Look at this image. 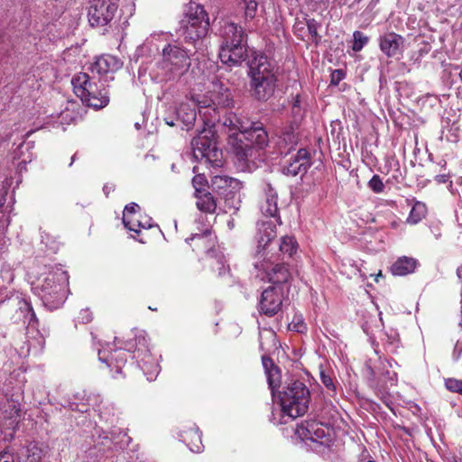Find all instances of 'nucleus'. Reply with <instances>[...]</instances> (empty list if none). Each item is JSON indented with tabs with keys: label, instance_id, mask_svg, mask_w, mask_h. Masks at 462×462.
Returning a JSON list of instances; mask_svg holds the SVG:
<instances>
[{
	"label": "nucleus",
	"instance_id": "1",
	"mask_svg": "<svg viewBox=\"0 0 462 462\" xmlns=\"http://www.w3.org/2000/svg\"><path fill=\"white\" fill-rule=\"evenodd\" d=\"M193 102L204 125V128L191 141L193 157L213 168L221 167L223 152L217 145L214 127L220 115L234 107L231 90L222 82L213 81L206 93L193 97Z\"/></svg>",
	"mask_w": 462,
	"mask_h": 462
},
{
	"label": "nucleus",
	"instance_id": "2",
	"mask_svg": "<svg viewBox=\"0 0 462 462\" xmlns=\"http://www.w3.org/2000/svg\"><path fill=\"white\" fill-rule=\"evenodd\" d=\"M197 49L196 43L188 42L182 35L174 38L162 32L151 34L139 51L157 56L154 64L158 69L154 75L157 81L177 82L189 71Z\"/></svg>",
	"mask_w": 462,
	"mask_h": 462
},
{
	"label": "nucleus",
	"instance_id": "3",
	"mask_svg": "<svg viewBox=\"0 0 462 462\" xmlns=\"http://www.w3.org/2000/svg\"><path fill=\"white\" fill-rule=\"evenodd\" d=\"M217 125L226 130L228 144L242 168L249 167L250 162L260 157L259 151L269 143L267 132L262 124L250 121L241 113L228 109L220 115Z\"/></svg>",
	"mask_w": 462,
	"mask_h": 462
},
{
	"label": "nucleus",
	"instance_id": "4",
	"mask_svg": "<svg viewBox=\"0 0 462 462\" xmlns=\"http://www.w3.org/2000/svg\"><path fill=\"white\" fill-rule=\"evenodd\" d=\"M275 398L281 406V418L277 420L273 412L271 420L274 424H286L306 413L310 402V392L303 382L291 379L285 383Z\"/></svg>",
	"mask_w": 462,
	"mask_h": 462
},
{
	"label": "nucleus",
	"instance_id": "5",
	"mask_svg": "<svg viewBox=\"0 0 462 462\" xmlns=\"http://www.w3.org/2000/svg\"><path fill=\"white\" fill-rule=\"evenodd\" d=\"M247 74L250 91L255 99L267 101L273 96L278 81V68L274 60L262 52H254Z\"/></svg>",
	"mask_w": 462,
	"mask_h": 462
},
{
	"label": "nucleus",
	"instance_id": "6",
	"mask_svg": "<svg viewBox=\"0 0 462 462\" xmlns=\"http://www.w3.org/2000/svg\"><path fill=\"white\" fill-rule=\"evenodd\" d=\"M222 44L219 59L229 67L238 66L247 58V34L244 28L233 22H225L220 28Z\"/></svg>",
	"mask_w": 462,
	"mask_h": 462
},
{
	"label": "nucleus",
	"instance_id": "7",
	"mask_svg": "<svg viewBox=\"0 0 462 462\" xmlns=\"http://www.w3.org/2000/svg\"><path fill=\"white\" fill-rule=\"evenodd\" d=\"M69 275L60 267L52 268L43 278L32 285V290L49 309H58L65 300V287Z\"/></svg>",
	"mask_w": 462,
	"mask_h": 462
},
{
	"label": "nucleus",
	"instance_id": "8",
	"mask_svg": "<svg viewBox=\"0 0 462 462\" xmlns=\"http://www.w3.org/2000/svg\"><path fill=\"white\" fill-rule=\"evenodd\" d=\"M369 374V381L374 388L377 396L391 410H393V399L389 393V386L397 384V373L391 370L393 364L391 360L382 359L378 356L376 360L369 359L365 363Z\"/></svg>",
	"mask_w": 462,
	"mask_h": 462
},
{
	"label": "nucleus",
	"instance_id": "9",
	"mask_svg": "<svg viewBox=\"0 0 462 462\" xmlns=\"http://www.w3.org/2000/svg\"><path fill=\"white\" fill-rule=\"evenodd\" d=\"M180 35L188 42L198 44L200 39L206 36L209 29V18L203 5L190 2L186 13V20Z\"/></svg>",
	"mask_w": 462,
	"mask_h": 462
},
{
	"label": "nucleus",
	"instance_id": "10",
	"mask_svg": "<svg viewBox=\"0 0 462 462\" xmlns=\"http://www.w3.org/2000/svg\"><path fill=\"white\" fill-rule=\"evenodd\" d=\"M132 346L131 342H121L116 337L113 343H106L98 350V359L106 364L114 378L124 374L123 368L127 360L126 352L131 351Z\"/></svg>",
	"mask_w": 462,
	"mask_h": 462
},
{
	"label": "nucleus",
	"instance_id": "11",
	"mask_svg": "<svg viewBox=\"0 0 462 462\" xmlns=\"http://www.w3.org/2000/svg\"><path fill=\"white\" fill-rule=\"evenodd\" d=\"M211 186L214 191L225 198L227 208L234 210L239 208L240 199L237 192L241 189V182L237 179L216 175L211 180Z\"/></svg>",
	"mask_w": 462,
	"mask_h": 462
},
{
	"label": "nucleus",
	"instance_id": "12",
	"mask_svg": "<svg viewBox=\"0 0 462 462\" xmlns=\"http://www.w3.org/2000/svg\"><path fill=\"white\" fill-rule=\"evenodd\" d=\"M254 268L264 273L263 279L273 284V287H281L288 284L291 279V273L284 263H274L270 258L263 257L254 263Z\"/></svg>",
	"mask_w": 462,
	"mask_h": 462
},
{
	"label": "nucleus",
	"instance_id": "13",
	"mask_svg": "<svg viewBox=\"0 0 462 462\" xmlns=\"http://www.w3.org/2000/svg\"><path fill=\"white\" fill-rule=\"evenodd\" d=\"M295 434L301 440H310L320 447H329L332 442L330 429L316 420L300 423L297 426Z\"/></svg>",
	"mask_w": 462,
	"mask_h": 462
},
{
	"label": "nucleus",
	"instance_id": "14",
	"mask_svg": "<svg viewBox=\"0 0 462 462\" xmlns=\"http://www.w3.org/2000/svg\"><path fill=\"white\" fill-rule=\"evenodd\" d=\"M92 439L95 448L100 452H106L123 448V446L128 443L129 438L119 429L106 431L103 429L96 428L92 433Z\"/></svg>",
	"mask_w": 462,
	"mask_h": 462
},
{
	"label": "nucleus",
	"instance_id": "15",
	"mask_svg": "<svg viewBox=\"0 0 462 462\" xmlns=\"http://www.w3.org/2000/svg\"><path fill=\"white\" fill-rule=\"evenodd\" d=\"M117 5L113 0H91L88 17L91 26L106 27L115 17Z\"/></svg>",
	"mask_w": 462,
	"mask_h": 462
},
{
	"label": "nucleus",
	"instance_id": "16",
	"mask_svg": "<svg viewBox=\"0 0 462 462\" xmlns=\"http://www.w3.org/2000/svg\"><path fill=\"white\" fill-rule=\"evenodd\" d=\"M133 358L136 360L138 366L143 372L148 381L155 380L160 373V365L148 348L144 337L139 340L138 346L134 351Z\"/></svg>",
	"mask_w": 462,
	"mask_h": 462
},
{
	"label": "nucleus",
	"instance_id": "17",
	"mask_svg": "<svg viewBox=\"0 0 462 462\" xmlns=\"http://www.w3.org/2000/svg\"><path fill=\"white\" fill-rule=\"evenodd\" d=\"M282 300L283 289L270 286L262 292L258 303V310L261 314L273 317L281 310Z\"/></svg>",
	"mask_w": 462,
	"mask_h": 462
},
{
	"label": "nucleus",
	"instance_id": "18",
	"mask_svg": "<svg viewBox=\"0 0 462 462\" xmlns=\"http://www.w3.org/2000/svg\"><path fill=\"white\" fill-rule=\"evenodd\" d=\"M257 230L256 260L267 256V249L271 245L272 241L276 237V226L272 220L262 221L258 223Z\"/></svg>",
	"mask_w": 462,
	"mask_h": 462
},
{
	"label": "nucleus",
	"instance_id": "19",
	"mask_svg": "<svg viewBox=\"0 0 462 462\" xmlns=\"http://www.w3.org/2000/svg\"><path fill=\"white\" fill-rule=\"evenodd\" d=\"M297 129V125L290 124L279 134L273 137L272 142L279 154L286 155L295 148L298 143Z\"/></svg>",
	"mask_w": 462,
	"mask_h": 462
},
{
	"label": "nucleus",
	"instance_id": "20",
	"mask_svg": "<svg viewBox=\"0 0 462 462\" xmlns=\"http://www.w3.org/2000/svg\"><path fill=\"white\" fill-rule=\"evenodd\" d=\"M379 48L388 58H399L404 48V38L395 32H386L379 37Z\"/></svg>",
	"mask_w": 462,
	"mask_h": 462
},
{
	"label": "nucleus",
	"instance_id": "21",
	"mask_svg": "<svg viewBox=\"0 0 462 462\" xmlns=\"http://www.w3.org/2000/svg\"><path fill=\"white\" fill-rule=\"evenodd\" d=\"M311 165L310 152L306 149H300L291 158L287 165L282 168L283 174L287 176L304 175Z\"/></svg>",
	"mask_w": 462,
	"mask_h": 462
},
{
	"label": "nucleus",
	"instance_id": "22",
	"mask_svg": "<svg viewBox=\"0 0 462 462\" xmlns=\"http://www.w3.org/2000/svg\"><path fill=\"white\" fill-rule=\"evenodd\" d=\"M90 91L91 94L86 96V98H80L83 104L95 109H100L107 106L109 103L108 90L101 79L96 82L95 88Z\"/></svg>",
	"mask_w": 462,
	"mask_h": 462
},
{
	"label": "nucleus",
	"instance_id": "23",
	"mask_svg": "<svg viewBox=\"0 0 462 462\" xmlns=\"http://www.w3.org/2000/svg\"><path fill=\"white\" fill-rule=\"evenodd\" d=\"M122 67V62L119 59L112 55H102L91 64L90 69L93 74H97L100 77L107 76L109 73H114Z\"/></svg>",
	"mask_w": 462,
	"mask_h": 462
},
{
	"label": "nucleus",
	"instance_id": "24",
	"mask_svg": "<svg viewBox=\"0 0 462 462\" xmlns=\"http://www.w3.org/2000/svg\"><path fill=\"white\" fill-rule=\"evenodd\" d=\"M20 403L12 399L0 402V419L7 429H14L20 417Z\"/></svg>",
	"mask_w": 462,
	"mask_h": 462
},
{
	"label": "nucleus",
	"instance_id": "25",
	"mask_svg": "<svg viewBox=\"0 0 462 462\" xmlns=\"http://www.w3.org/2000/svg\"><path fill=\"white\" fill-rule=\"evenodd\" d=\"M263 191L265 199L261 203L260 210L263 216L277 218L278 221L277 192L270 183L264 184Z\"/></svg>",
	"mask_w": 462,
	"mask_h": 462
},
{
	"label": "nucleus",
	"instance_id": "26",
	"mask_svg": "<svg viewBox=\"0 0 462 462\" xmlns=\"http://www.w3.org/2000/svg\"><path fill=\"white\" fill-rule=\"evenodd\" d=\"M97 80L91 78L86 72H80L73 76L71 84L75 95L79 98H86V96L91 94V89L95 88Z\"/></svg>",
	"mask_w": 462,
	"mask_h": 462
},
{
	"label": "nucleus",
	"instance_id": "27",
	"mask_svg": "<svg viewBox=\"0 0 462 462\" xmlns=\"http://www.w3.org/2000/svg\"><path fill=\"white\" fill-rule=\"evenodd\" d=\"M179 438L180 441L188 446L190 451L194 453H200L203 451L204 447L201 440V432L196 425L188 430H180Z\"/></svg>",
	"mask_w": 462,
	"mask_h": 462
},
{
	"label": "nucleus",
	"instance_id": "28",
	"mask_svg": "<svg viewBox=\"0 0 462 462\" xmlns=\"http://www.w3.org/2000/svg\"><path fill=\"white\" fill-rule=\"evenodd\" d=\"M44 456L45 450L38 442H30L22 447L17 453L20 462H41Z\"/></svg>",
	"mask_w": 462,
	"mask_h": 462
},
{
	"label": "nucleus",
	"instance_id": "29",
	"mask_svg": "<svg viewBox=\"0 0 462 462\" xmlns=\"http://www.w3.org/2000/svg\"><path fill=\"white\" fill-rule=\"evenodd\" d=\"M262 361L266 372L269 388L271 389L273 397L275 398L278 395V392L280 391L279 388L281 387L280 370L277 366H274L271 358L263 356Z\"/></svg>",
	"mask_w": 462,
	"mask_h": 462
},
{
	"label": "nucleus",
	"instance_id": "30",
	"mask_svg": "<svg viewBox=\"0 0 462 462\" xmlns=\"http://www.w3.org/2000/svg\"><path fill=\"white\" fill-rule=\"evenodd\" d=\"M176 119L182 123L183 128L189 130L197 118V111L194 106L189 103H181L178 107L173 109Z\"/></svg>",
	"mask_w": 462,
	"mask_h": 462
},
{
	"label": "nucleus",
	"instance_id": "31",
	"mask_svg": "<svg viewBox=\"0 0 462 462\" xmlns=\"http://www.w3.org/2000/svg\"><path fill=\"white\" fill-rule=\"evenodd\" d=\"M190 241L196 242L195 246L198 248L205 247L207 249L208 255H211L215 252L210 248L214 244V237L208 228H206L200 234H193L189 237L186 238V242L188 244Z\"/></svg>",
	"mask_w": 462,
	"mask_h": 462
},
{
	"label": "nucleus",
	"instance_id": "32",
	"mask_svg": "<svg viewBox=\"0 0 462 462\" xmlns=\"http://www.w3.org/2000/svg\"><path fill=\"white\" fill-rule=\"evenodd\" d=\"M291 106L292 121L290 124L299 126L305 116L306 102L300 94H297L291 97Z\"/></svg>",
	"mask_w": 462,
	"mask_h": 462
},
{
	"label": "nucleus",
	"instance_id": "33",
	"mask_svg": "<svg viewBox=\"0 0 462 462\" xmlns=\"http://www.w3.org/2000/svg\"><path fill=\"white\" fill-rule=\"evenodd\" d=\"M416 261L410 257L399 258L392 266L391 272L393 275L403 276L414 271Z\"/></svg>",
	"mask_w": 462,
	"mask_h": 462
},
{
	"label": "nucleus",
	"instance_id": "34",
	"mask_svg": "<svg viewBox=\"0 0 462 462\" xmlns=\"http://www.w3.org/2000/svg\"><path fill=\"white\" fill-rule=\"evenodd\" d=\"M196 204L198 208L205 213H213L217 208V202L209 192L199 196Z\"/></svg>",
	"mask_w": 462,
	"mask_h": 462
},
{
	"label": "nucleus",
	"instance_id": "35",
	"mask_svg": "<svg viewBox=\"0 0 462 462\" xmlns=\"http://www.w3.org/2000/svg\"><path fill=\"white\" fill-rule=\"evenodd\" d=\"M427 213L426 205L422 202L417 201L407 217V223L415 225L419 223L423 217H425Z\"/></svg>",
	"mask_w": 462,
	"mask_h": 462
},
{
	"label": "nucleus",
	"instance_id": "36",
	"mask_svg": "<svg viewBox=\"0 0 462 462\" xmlns=\"http://www.w3.org/2000/svg\"><path fill=\"white\" fill-rule=\"evenodd\" d=\"M279 248L282 254L291 257L297 252L298 244L293 236H285L282 237Z\"/></svg>",
	"mask_w": 462,
	"mask_h": 462
},
{
	"label": "nucleus",
	"instance_id": "37",
	"mask_svg": "<svg viewBox=\"0 0 462 462\" xmlns=\"http://www.w3.org/2000/svg\"><path fill=\"white\" fill-rule=\"evenodd\" d=\"M19 310L21 312L24 313V323L27 322L29 326H33L34 323H37L36 315L28 300L23 299L19 301Z\"/></svg>",
	"mask_w": 462,
	"mask_h": 462
},
{
	"label": "nucleus",
	"instance_id": "38",
	"mask_svg": "<svg viewBox=\"0 0 462 462\" xmlns=\"http://www.w3.org/2000/svg\"><path fill=\"white\" fill-rule=\"evenodd\" d=\"M208 256L213 258L214 263H212V267L216 272H217L219 276L224 275L228 272L229 267L226 264L227 262L226 260L225 255L217 254L214 252L211 255Z\"/></svg>",
	"mask_w": 462,
	"mask_h": 462
},
{
	"label": "nucleus",
	"instance_id": "39",
	"mask_svg": "<svg viewBox=\"0 0 462 462\" xmlns=\"http://www.w3.org/2000/svg\"><path fill=\"white\" fill-rule=\"evenodd\" d=\"M369 42V38L360 31H355L353 33L352 50L356 52L360 51Z\"/></svg>",
	"mask_w": 462,
	"mask_h": 462
},
{
	"label": "nucleus",
	"instance_id": "40",
	"mask_svg": "<svg viewBox=\"0 0 462 462\" xmlns=\"http://www.w3.org/2000/svg\"><path fill=\"white\" fill-rule=\"evenodd\" d=\"M99 416L104 419L105 420H109L110 417L115 415V409L114 406L108 402H101L97 406L96 410Z\"/></svg>",
	"mask_w": 462,
	"mask_h": 462
},
{
	"label": "nucleus",
	"instance_id": "41",
	"mask_svg": "<svg viewBox=\"0 0 462 462\" xmlns=\"http://www.w3.org/2000/svg\"><path fill=\"white\" fill-rule=\"evenodd\" d=\"M319 378L323 385L330 392L336 391V384L333 381L332 376L330 375V373L324 369L320 368L319 372Z\"/></svg>",
	"mask_w": 462,
	"mask_h": 462
},
{
	"label": "nucleus",
	"instance_id": "42",
	"mask_svg": "<svg viewBox=\"0 0 462 462\" xmlns=\"http://www.w3.org/2000/svg\"><path fill=\"white\" fill-rule=\"evenodd\" d=\"M245 5V15L246 19H253L257 11L258 3L256 0H240Z\"/></svg>",
	"mask_w": 462,
	"mask_h": 462
},
{
	"label": "nucleus",
	"instance_id": "43",
	"mask_svg": "<svg viewBox=\"0 0 462 462\" xmlns=\"http://www.w3.org/2000/svg\"><path fill=\"white\" fill-rule=\"evenodd\" d=\"M368 188L374 193L379 194L383 192L384 184L381 177L377 174L374 175L367 183Z\"/></svg>",
	"mask_w": 462,
	"mask_h": 462
},
{
	"label": "nucleus",
	"instance_id": "44",
	"mask_svg": "<svg viewBox=\"0 0 462 462\" xmlns=\"http://www.w3.org/2000/svg\"><path fill=\"white\" fill-rule=\"evenodd\" d=\"M319 27H320V23L319 22H317L315 19H309L307 21L308 32L311 35L316 45L319 44V42L321 39V37L318 33V30Z\"/></svg>",
	"mask_w": 462,
	"mask_h": 462
},
{
	"label": "nucleus",
	"instance_id": "45",
	"mask_svg": "<svg viewBox=\"0 0 462 462\" xmlns=\"http://www.w3.org/2000/svg\"><path fill=\"white\" fill-rule=\"evenodd\" d=\"M446 388L451 393L462 394V380L448 378L445 380Z\"/></svg>",
	"mask_w": 462,
	"mask_h": 462
},
{
	"label": "nucleus",
	"instance_id": "46",
	"mask_svg": "<svg viewBox=\"0 0 462 462\" xmlns=\"http://www.w3.org/2000/svg\"><path fill=\"white\" fill-rule=\"evenodd\" d=\"M136 220H140V217H136L135 215L123 217L124 226L130 231L139 234L140 230L137 229Z\"/></svg>",
	"mask_w": 462,
	"mask_h": 462
},
{
	"label": "nucleus",
	"instance_id": "47",
	"mask_svg": "<svg viewBox=\"0 0 462 462\" xmlns=\"http://www.w3.org/2000/svg\"><path fill=\"white\" fill-rule=\"evenodd\" d=\"M93 319L92 312L89 309H83L79 311L76 321L81 324H88Z\"/></svg>",
	"mask_w": 462,
	"mask_h": 462
},
{
	"label": "nucleus",
	"instance_id": "48",
	"mask_svg": "<svg viewBox=\"0 0 462 462\" xmlns=\"http://www.w3.org/2000/svg\"><path fill=\"white\" fill-rule=\"evenodd\" d=\"M65 408H69L71 411H77L80 412H85L88 411L87 405L84 402H68L65 404H62Z\"/></svg>",
	"mask_w": 462,
	"mask_h": 462
},
{
	"label": "nucleus",
	"instance_id": "49",
	"mask_svg": "<svg viewBox=\"0 0 462 462\" xmlns=\"http://www.w3.org/2000/svg\"><path fill=\"white\" fill-rule=\"evenodd\" d=\"M136 226L139 230L140 228L149 229L152 226V218L147 216L140 217V220H136Z\"/></svg>",
	"mask_w": 462,
	"mask_h": 462
},
{
	"label": "nucleus",
	"instance_id": "50",
	"mask_svg": "<svg viewBox=\"0 0 462 462\" xmlns=\"http://www.w3.org/2000/svg\"><path fill=\"white\" fill-rule=\"evenodd\" d=\"M139 209H140V207L138 204H136L134 202H131L125 207L123 217L135 215Z\"/></svg>",
	"mask_w": 462,
	"mask_h": 462
},
{
	"label": "nucleus",
	"instance_id": "51",
	"mask_svg": "<svg viewBox=\"0 0 462 462\" xmlns=\"http://www.w3.org/2000/svg\"><path fill=\"white\" fill-rule=\"evenodd\" d=\"M0 462H20V460L10 451L4 450L0 453Z\"/></svg>",
	"mask_w": 462,
	"mask_h": 462
},
{
	"label": "nucleus",
	"instance_id": "52",
	"mask_svg": "<svg viewBox=\"0 0 462 462\" xmlns=\"http://www.w3.org/2000/svg\"><path fill=\"white\" fill-rule=\"evenodd\" d=\"M345 78L342 69H335L331 74V84L337 85Z\"/></svg>",
	"mask_w": 462,
	"mask_h": 462
},
{
	"label": "nucleus",
	"instance_id": "53",
	"mask_svg": "<svg viewBox=\"0 0 462 462\" xmlns=\"http://www.w3.org/2000/svg\"><path fill=\"white\" fill-rule=\"evenodd\" d=\"M436 180L439 182V183H446L448 181V176L445 175V174H441V175H437L436 176Z\"/></svg>",
	"mask_w": 462,
	"mask_h": 462
},
{
	"label": "nucleus",
	"instance_id": "54",
	"mask_svg": "<svg viewBox=\"0 0 462 462\" xmlns=\"http://www.w3.org/2000/svg\"><path fill=\"white\" fill-rule=\"evenodd\" d=\"M164 121L165 123L170 125V126H173L175 125V122L173 120L172 117H171L170 116H167L165 118H164Z\"/></svg>",
	"mask_w": 462,
	"mask_h": 462
},
{
	"label": "nucleus",
	"instance_id": "55",
	"mask_svg": "<svg viewBox=\"0 0 462 462\" xmlns=\"http://www.w3.org/2000/svg\"><path fill=\"white\" fill-rule=\"evenodd\" d=\"M113 189L112 187L108 186V185H105L104 188H103V190L105 192V194L107 196L109 194V192Z\"/></svg>",
	"mask_w": 462,
	"mask_h": 462
},
{
	"label": "nucleus",
	"instance_id": "56",
	"mask_svg": "<svg viewBox=\"0 0 462 462\" xmlns=\"http://www.w3.org/2000/svg\"><path fill=\"white\" fill-rule=\"evenodd\" d=\"M457 221H458L459 225L462 226V214H460V215L457 214Z\"/></svg>",
	"mask_w": 462,
	"mask_h": 462
},
{
	"label": "nucleus",
	"instance_id": "57",
	"mask_svg": "<svg viewBox=\"0 0 462 462\" xmlns=\"http://www.w3.org/2000/svg\"><path fill=\"white\" fill-rule=\"evenodd\" d=\"M75 158H76V154H74V155L71 157V162H70V163H69V166H71V165H72V163H73V162H74V161H75Z\"/></svg>",
	"mask_w": 462,
	"mask_h": 462
},
{
	"label": "nucleus",
	"instance_id": "58",
	"mask_svg": "<svg viewBox=\"0 0 462 462\" xmlns=\"http://www.w3.org/2000/svg\"><path fill=\"white\" fill-rule=\"evenodd\" d=\"M458 78L462 81V69H460V71L458 73Z\"/></svg>",
	"mask_w": 462,
	"mask_h": 462
},
{
	"label": "nucleus",
	"instance_id": "59",
	"mask_svg": "<svg viewBox=\"0 0 462 462\" xmlns=\"http://www.w3.org/2000/svg\"><path fill=\"white\" fill-rule=\"evenodd\" d=\"M460 356V354H457V356H456V359H458Z\"/></svg>",
	"mask_w": 462,
	"mask_h": 462
},
{
	"label": "nucleus",
	"instance_id": "60",
	"mask_svg": "<svg viewBox=\"0 0 462 462\" xmlns=\"http://www.w3.org/2000/svg\"><path fill=\"white\" fill-rule=\"evenodd\" d=\"M460 356V354H457V356H456V359H458Z\"/></svg>",
	"mask_w": 462,
	"mask_h": 462
},
{
	"label": "nucleus",
	"instance_id": "61",
	"mask_svg": "<svg viewBox=\"0 0 462 462\" xmlns=\"http://www.w3.org/2000/svg\"><path fill=\"white\" fill-rule=\"evenodd\" d=\"M460 356V354H457V356H456V359H458Z\"/></svg>",
	"mask_w": 462,
	"mask_h": 462
}]
</instances>
